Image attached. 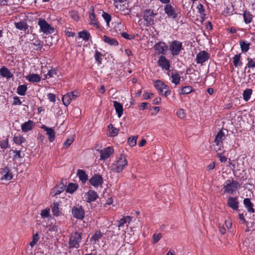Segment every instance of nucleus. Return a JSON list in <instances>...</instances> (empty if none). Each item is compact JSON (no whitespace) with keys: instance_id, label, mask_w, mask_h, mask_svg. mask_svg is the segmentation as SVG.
I'll use <instances>...</instances> for the list:
<instances>
[{"instance_id":"20e7f679","label":"nucleus","mask_w":255,"mask_h":255,"mask_svg":"<svg viewBox=\"0 0 255 255\" xmlns=\"http://www.w3.org/2000/svg\"><path fill=\"white\" fill-rule=\"evenodd\" d=\"M128 163L125 156L121 155L116 162L113 164L112 170L117 172H120L128 165Z\"/></svg>"},{"instance_id":"6e6552de","label":"nucleus","mask_w":255,"mask_h":255,"mask_svg":"<svg viewBox=\"0 0 255 255\" xmlns=\"http://www.w3.org/2000/svg\"><path fill=\"white\" fill-rule=\"evenodd\" d=\"M154 86L160 93H162L164 89L166 90L163 94L165 97H167L171 94V91L169 87L160 80L155 81Z\"/></svg>"},{"instance_id":"7c9ffc66","label":"nucleus","mask_w":255,"mask_h":255,"mask_svg":"<svg viewBox=\"0 0 255 255\" xmlns=\"http://www.w3.org/2000/svg\"><path fill=\"white\" fill-rule=\"evenodd\" d=\"M31 44L36 47L34 50L37 51L40 50L43 47L42 42L38 39H34Z\"/></svg>"},{"instance_id":"f704fd0d","label":"nucleus","mask_w":255,"mask_h":255,"mask_svg":"<svg viewBox=\"0 0 255 255\" xmlns=\"http://www.w3.org/2000/svg\"><path fill=\"white\" fill-rule=\"evenodd\" d=\"M78 34L79 37L85 41H88L91 36L90 33L85 30L79 32Z\"/></svg>"},{"instance_id":"680f3d73","label":"nucleus","mask_w":255,"mask_h":255,"mask_svg":"<svg viewBox=\"0 0 255 255\" xmlns=\"http://www.w3.org/2000/svg\"><path fill=\"white\" fill-rule=\"evenodd\" d=\"M48 99L49 100L53 103H55L56 101V96L54 94L49 93L47 95Z\"/></svg>"},{"instance_id":"603ef678","label":"nucleus","mask_w":255,"mask_h":255,"mask_svg":"<svg viewBox=\"0 0 255 255\" xmlns=\"http://www.w3.org/2000/svg\"><path fill=\"white\" fill-rule=\"evenodd\" d=\"M127 219H128L129 220H130V218L129 216H127L123 217L122 218L120 221H119V225L118 226L119 227L124 226V225L127 223Z\"/></svg>"},{"instance_id":"ddd939ff","label":"nucleus","mask_w":255,"mask_h":255,"mask_svg":"<svg viewBox=\"0 0 255 255\" xmlns=\"http://www.w3.org/2000/svg\"><path fill=\"white\" fill-rule=\"evenodd\" d=\"M209 54L205 51H200L196 56V62L198 64H203L209 59Z\"/></svg>"},{"instance_id":"dca6fc26","label":"nucleus","mask_w":255,"mask_h":255,"mask_svg":"<svg viewBox=\"0 0 255 255\" xmlns=\"http://www.w3.org/2000/svg\"><path fill=\"white\" fill-rule=\"evenodd\" d=\"M89 18L91 20L90 24L93 25L97 28H99V23L97 22L96 18V15L95 14L94 8L93 6L90 7V13H89Z\"/></svg>"},{"instance_id":"412c9836","label":"nucleus","mask_w":255,"mask_h":255,"mask_svg":"<svg viewBox=\"0 0 255 255\" xmlns=\"http://www.w3.org/2000/svg\"><path fill=\"white\" fill-rule=\"evenodd\" d=\"M42 128H43L44 131H46V133L48 135L49 141L53 142L55 137L54 130L52 128H49L45 126H43Z\"/></svg>"},{"instance_id":"6e6d98bb","label":"nucleus","mask_w":255,"mask_h":255,"mask_svg":"<svg viewBox=\"0 0 255 255\" xmlns=\"http://www.w3.org/2000/svg\"><path fill=\"white\" fill-rule=\"evenodd\" d=\"M0 147L3 149H6L8 147V140L7 138L1 142Z\"/></svg>"},{"instance_id":"c9c22d12","label":"nucleus","mask_w":255,"mask_h":255,"mask_svg":"<svg viewBox=\"0 0 255 255\" xmlns=\"http://www.w3.org/2000/svg\"><path fill=\"white\" fill-rule=\"evenodd\" d=\"M241 54H236L233 58V62L234 66L236 67L241 66L242 65V62L241 61Z\"/></svg>"},{"instance_id":"864d4df0","label":"nucleus","mask_w":255,"mask_h":255,"mask_svg":"<svg viewBox=\"0 0 255 255\" xmlns=\"http://www.w3.org/2000/svg\"><path fill=\"white\" fill-rule=\"evenodd\" d=\"M162 238V235L160 233L155 234L153 236V243L156 244Z\"/></svg>"},{"instance_id":"b1692460","label":"nucleus","mask_w":255,"mask_h":255,"mask_svg":"<svg viewBox=\"0 0 255 255\" xmlns=\"http://www.w3.org/2000/svg\"><path fill=\"white\" fill-rule=\"evenodd\" d=\"M244 204L249 212H255V209L253 208V204L251 202L249 198H245L244 200Z\"/></svg>"},{"instance_id":"bf43d9fd","label":"nucleus","mask_w":255,"mask_h":255,"mask_svg":"<svg viewBox=\"0 0 255 255\" xmlns=\"http://www.w3.org/2000/svg\"><path fill=\"white\" fill-rule=\"evenodd\" d=\"M49 209H46L41 211L40 215L42 217H48L49 215Z\"/></svg>"},{"instance_id":"72a5a7b5","label":"nucleus","mask_w":255,"mask_h":255,"mask_svg":"<svg viewBox=\"0 0 255 255\" xmlns=\"http://www.w3.org/2000/svg\"><path fill=\"white\" fill-rule=\"evenodd\" d=\"M27 87L26 85H21L18 86L16 92L20 96H24L27 91Z\"/></svg>"},{"instance_id":"473e14b6","label":"nucleus","mask_w":255,"mask_h":255,"mask_svg":"<svg viewBox=\"0 0 255 255\" xmlns=\"http://www.w3.org/2000/svg\"><path fill=\"white\" fill-rule=\"evenodd\" d=\"M171 77L172 78V82L175 85H177L180 83L181 76L178 73H172Z\"/></svg>"},{"instance_id":"2f4dec72","label":"nucleus","mask_w":255,"mask_h":255,"mask_svg":"<svg viewBox=\"0 0 255 255\" xmlns=\"http://www.w3.org/2000/svg\"><path fill=\"white\" fill-rule=\"evenodd\" d=\"M244 21L246 24L250 23L253 19V15L250 12L245 11L243 13Z\"/></svg>"},{"instance_id":"c756f323","label":"nucleus","mask_w":255,"mask_h":255,"mask_svg":"<svg viewBox=\"0 0 255 255\" xmlns=\"http://www.w3.org/2000/svg\"><path fill=\"white\" fill-rule=\"evenodd\" d=\"M241 46V50L243 53L247 52L250 46V43L248 42L247 41L241 40L239 42Z\"/></svg>"},{"instance_id":"39448f33","label":"nucleus","mask_w":255,"mask_h":255,"mask_svg":"<svg viewBox=\"0 0 255 255\" xmlns=\"http://www.w3.org/2000/svg\"><path fill=\"white\" fill-rule=\"evenodd\" d=\"M182 49V43L176 40L171 42L169 48L170 54L173 56L178 55Z\"/></svg>"},{"instance_id":"4468645a","label":"nucleus","mask_w":255,"mask_h":255,"mask_svg":"<svg viewBox=\"0 0 255 255\" xmlns=\"http://www.w3.org/2000/svg\"><path fill=\"white\" fill-rule=\"evenodd\" d=\"M164 11L165 13L170 17L176 19L177 17V14L176 13L175 9L170 4H166L164 6Z\"/></svg>"},{"instance_id":"0eeeda50","label":"nucleus","mask_w":255,"mask_h":255,"mask_svg":"<svg viewBox=\"0 0 255 255\" xmlns=\"http://www.w3.org/2000/svg\"><path fill=\"white\" fill-rule=\"evenodd\" d=\"M38 24L40 30L46 34L53 33L55 32V28L51 27L45 19H39Z\"/></svg>"},{"instance_id":"49530a36","label":"nucleus","mask_w":255,"mask_h":255,"mask_svg":"<svg viewBox=\"0 0 255 255\" xmlns=\"http://www.w3.org/2000/svg\"><path fill=\"white\" fill-rule=\"evenodd\" d=\"M126 0H114V5L117 8L121 9L122 4L124 5L123 3H126Z\"/></svg>"},{"instance_id":"393cba45","label":"nucleus","mask_w":255,"mask_h":255,"mask_svg":"<svg viewBox=\"0 0 255 255\" xmlns=\"http://www.w3.org/2000/svg\"><path fill=\"white\" fill-rule=\"evenodd\" d=\"M0 74L3 77H5L7 79L13 76V75L11 73L9 70L4 66H3L0 68Z\"/></svg>"},{"instance_id":"4be33fe9","label":"nucleus","mask_w":255,"mask_h":255,"mask_svg":"<svg viewBox=\"0 0 255 255\" xmlns=\"http://www.w3.org/2000/svg\"><path fill=\"white\" fill-rule=\"evenodd\" d=\"M113 104L118 117L121 118L123 114V107L122 105L116 101L113 102Z\"/></svg>"},{"instance_id":"5fc2aeb1","label":"nucleus","mask_w":255,"mask_h":255,"mask_svg":"<svg viewBox=\"0 0 255 255\" xmlns=\"http://www.w3.org/2000/svg\"><path fill=\"white\" fill-rule=\"evenodd\" d=\"M13 175L11 172L8 171V172L6 174H3V176L1 178V179H5L6 180H10L12 178Z\"/></svg>"},{"instance_id":"c03bdc74","label":"nucleus","mask_w":255,"mask_h":255,"mask_svg":"<svg viewBox=\"0 0 255 255\" xmlns=\"http://www.w3.org/2000/svg\"><path fill=\"white\" fill-rule=\"evenodd\" d=\"M102 56H103V54L101 52H100L98 50H96L95 54V60H96V62L98 64H101Z\"/></svg>"},{"instance_id":"69168bd1","label":"nucleus","mask_w":255,"mask_h":255,"mask_svg":"<svg viewBox=\"0 0 255 255\" xmlns=\"http://www.w3.org/2000/svg\"><path fill=\"white\" fill-rule=\"evenodd\" d=\"M121 35H122V37H123L124 38H125L126 39L130 40V39H133V36L129 35L126 32H122L121 33Z\"/></svg>"},{"instance_id":"79ce46f5","label":"nucleus","mask_w":255,"mask_h":255,"mask_svg":"<svg viewBox=\"0 0 255 255\" xmlns=\"http://www.w3.org/2000/svg\"><path fill=\"white\" fill-rule=\"evenodd\" d=\"M69 93L64 95L62 98V102L65 106H68L71 103V99Z\"/></svg>"},{"instance_id":"774afa93","label":"nucleus","mask_w":255,"mask_h":255,"mask_svg":"<svg viewBox=\"0 0 255 255\" xmlns=\"http://www.w3.org/2000/svg\"><path fill=\"white\" fill-rule=\"evenodd\" d=\"M197 8L198 9V12L200 13H202L205 11V9L204 6L201 3H199L197 6Z\"/></svg>"},{"instance_id":"a19ab883","label":"nucleus","mask_w":255,"mask_h":255,"mask_svg":"<svg viewBox=\"0 0 255 255\" xmlns=\"http://www.w3.org/2000/svg\"><path fill=\"white\" fill-rule=\"evenodd\" d=\"M108 128L110 133L111 134V136L117 135L119 133V129L115 128L112 124H110L108 126Z\"/></svg>"},{"instance_id":"a211bd4d","label":"nucleus","mask_w":255,"mask_h":255,"mask_svg":"<svg viewBox=\"0 0 255 255\" xmlns=\"http://www.w3.org/2000/svg\"><path fill=\"white\" fill-rule=\"evenodd\" d=\"M86 201L90 203L95 201L98 198V195L96 192L93 190H89L86 194Z\"/></svg>"},{"instance_id":"37998d69","label":"nucleus","mask_w":255,"mask_h":255,"mask_svg":"<svg viewBox=\"0 0 255 255\" xmlns=\"http://www.w3.org/2000/svg\"><path fill=\"white\" fill-rule=\"evenodd\" d=\"M138 138L137 135L132 136L128 138V142L131 146H134L136 144V140Z\"/></svg>"},{"instance_id":"8fccbe9b","label":"nucleus","mask_w":255,"mask_h":255,"mask_svg":"<svg viewBox=\"0 0 255 255\" xmlns=\"http://www.w3.org/2000/svg\"><path fill=\"white\" fill-rule=\"evenodd\" d=\"M248 63L247 64V66L245 67V70H246V69H247V67L252 68H254L255 67V61L250 58H248Z\"/></svg>"},{"instance_id":"ea45409f","label":"nucleus","mask_w":255,"mask_h":255,"mask_svg":"<svg viewBox=\"0 0 255 255\" xmlns=\"http://www.w3.org/2000/svg\"><path fill=\"white\" fill-rule=\"evenodd\" d=\"M193 91V88L190 86H187L182 87L181 89L180 94L186 95Z\"/></svg>"},{"instance_id":"2eb2a0df","label":"nucleus","mask_w":255,"mask_h":255,"mask_svg":"<svg viewBox=\"0 0 255 255\" xmlns=\"http://www.w3.org/2000/svg\"><path fill=\"white\" fill-rule=\"evenodd\" d=\"M239 201L238 197H229L228 199V206L234 210H238L239 208Z\"/></svg>"},{"instance_id":"a878e982","label":"nucleus","mask_w":255,"mask_h":255,"mask_svg":"<svg viewBox=\"0 0 255 255\" xmlns=\"http://www.w3.org/2000/svg\"><path fill=\"white\" fill-rule=\"evenodd\" d=\"M103 40L110 45L117 46L119 44L118 41L116 39L109 37L106 35H104Z\"/></svg>"},{"instance_id":"1a4fd4ad","label":"nucleus","mask_w":255,"mask_h":255,"mask_svg":"<svg viewBox=\"0 0 255 255\" xmlns=\"http://www.w3.org/2000/svg\"><path fill=\"white\" fill-rule=\"evenodd\" d=\"M72 214L74 218L79 220L83 219L85 216V211L83 208L79 205L73 207Z\"/></svg>"},{"instance_id":"4c0bfd02","label":"nucleus","mask_w":255,"mask_h":255,"mask_svg":"<svg viewBox=\"0 0 255 255\" xmlns=\"http://www.w3.org/2000/svg\"><path fill=\"white\" fill-rule=\"evenodd\" d=\"M13 142L18 145H20L25 142V139L21 135L14 136L13 139Z\"/></svg>"},{"instance_id":"13d9d810","label":"nucleus","mask_w":255,"mask_h":255,"mask_svg":"<svg viewBox=\"0 0 255 255\" xmlns=\"http://www.w3.org/2000/svg\"><path fill=\"white\" fill-rule=\"evenodd\" d=\"M176 114L177 116L181 119L184 118L185 116V113L184 112V111L182 109L178 110Z\"/></svg>"},{"instance_id":"bb28decb","label":"nucleus","mask_w":255,"mask_h":255,"mask_svg":"<svg viewBox=\"0 0 255 255\" xmlns=\"http://www.w3.org/2000/svg\"><path fill=\"white\" fill-rule=\"evenodd\" d=\"M66 186L64 184V181L62 180L61 183L57 187H54L53 189V191L55 192L54 196H56L60 194L64 190Z\"/></svg>"},{"instance_id":"cd10ccee","label":"nucleus","mask_w":255,"mask_h":255,"mask_svg":"<svg viewBox=\"0 0 255 255\" xmlns=\"http://www.w3.org/2000/svg\"><path fill=\"white\" fill-rule=\"evenodd\" d=\"M77 175L78 176L79 179L83 182H86L88 180V175L86 172L81 169H78L77 171Z\"/></svg>"},{"instance_id":"338daca9","label":"nucleus","mask_w":255,"mask_h":255,"mask_svg":"<svg viewBox=\"0 0 255 255\" xmlns=\"http://www.w3.org/2000/svg\"><path fill=\"white\" fill-rule=\"evenodd\" d=\"M219 232L221 233V234H222V235L225 234L226 230L223 225H222L221 224H219Z\"/></svg>"},{"instance_id":"052dcab7","label":"nucleus","mask_w":255,"mask_h":255,"mask_svg":"<svg viewBox=\"0 0 255 255\" xmlns=\"http://www.w3.org/2000/svg\"><path fill=\"white\" fill-rule=\"evenodd\" d=\"M22 104V102L17 96L13 97V105H20Z\"/></svg>"},{"instance_id":"c85d7f7f","label":"nucleus","mask_w":255,"mask_h":255,"mask_svg":"<svg viewBox=\"0 0 255 255\" xmlns=\"http://www.w3.org/2000/svg\"><path fill=\"white\" fill-rule=\"evenodd\" d=\"M15 27L20 30H26L28 28L27 23L24 21L14 22Z\"/></svg>"},{"instance_id":"09e8293b","label":"nucleus","mask_w":255,"mask_h":255,"mask_svg":"<svg viewBox=\"0 0 255 255\" xmlns=\"http://www.w3.org/2000/svg\"><path fill=\"white\" fill-rule=\"evenodd\" d=\"M102 237V233L100 231L96 232L91 238V241H98Z\"/></svg>"},{"instance_id":"0e129e2a","label":"nucleus","mask_w":255,"mask_h":255,"mask_svg":"<svg viewBox=\"0 0 255 255\" xmlns=\"http://www.w3.org/2000/svg\"><path fill=\"white\" fill-rule=\"evenodd\" d=\"M69 94H70V96L71 97V100H74L76 98H77L79 96V93L77 92L74 91V92H71L70 93H68Z\"/></svg>"},{"instance_id":"f257e3e1","label":"nucleus","mask_w":255,"mask_h":255,"mask_svg":"<svg viewBox=\"0 0 255 255\" xmlns=\"http://www.w3.org/2000/svg\"><path fill=\"white\" fill-rule=\"evenodd\" d=\"M226 138V134L223 129L220 130L215 136L214 143L213 145V149L217 152L223 148V141Z\"/></svg>"},{"instance_id":"e2e57ef3","label":"nucleus","mask_w":255,"mask_h":255,"mask_svg":"<svg viewBox=\"0 0 255 255\" xmlns=\"http://www.w3.org/2000/svg\"><path fill=\"white\" fill-rule=\"evenodd\" d=\"M217 157L219 158V160L221 162H225L227 160V158L225 156L223 155L220 153H218L217 154Z\"/></svg>"},{"instance_id":"3c124183","label":"nucleus","mask_w":255,"mask_h":255,"mask_svg":"<svg viewBox=\"0 0 255 255\" xmlns=\"http://www.w3.org/2000/svg\"><path fill=\"white\" fill-rule=\"evenodd\" d=\"M57 75V70L55 69L52 68L48 71V72L46 75V77L47 78L48 76V78L53 77L55 75Z\"/></svg>"},{"instance_id":"f8f14e48","label":"nucleus","mask_w":255,"mask_h":255,"mask_svg":"<svg viewBox=\"0 0 255 255\" xmlns=\"http://www.w3.org/2000/svg\"><path fill=\"white\" fill-rule=\"evenodd\" d=\"M157 63L163 70H169L170 69V65L169 61L163 55L159 57Z\"/></svg>"},{"instance_id":"5701e85b","label":"nucleus","mask_w":255,"mask_h":255,"mask_svg":"<svg viewBox=\"0 0 255 255\" xmlns=\"http://www.w3.org/2000/svg\"><path fill=\"white\" fill-rule=\"evenodd\" d=\"M26 79L32 83L38 82L41 81V77L36 74H30L26 76Z\"/></svg>"},{"instance_id":"f03ea898","label":"nucleus","mask_w":255,"mask_h":255,"mask_svg":"<svg viewBox=\"0 0 255 255\" xmlns=\"http://www.w3.org/2000/svg\"><path fill=\"white\" fill-rule=\"evenodd\" d=\"M82 240V234L77 232L72 233L68 243L70 249L78 248Z\"/></svg>"},{"instance_id":"423d86ee","label":"nucleus","mask_w":255,"mask_h":255,"mask_svg":"<svg viewBox=\"0 0 255 255\" xmlns=\"http://www.w3.org/2000/svg\"><path fill=\"white\" fill-rule=\"evenodd\" d=\"M143 18L147 26L152 25L154 23L155 16L157 13H154L153 10L150 9H146L143 10Z\"/></svg>"},{"instance_id":"9b49d317","label":"nucleus","mask_w":255,"mask_h":255,"mask_svg":"<svg viewBox=\"0 0 255 255\" xmlns=\"http://www.w3.org/2000/svg\"><path fill=\"white\" fill-rule=\"evenodd\" d=\"M154 48L158 54H165L168 49V46L164 42H159L155 44Z\"/></svg>"},{"instance_id":"a18cd8bd","label":"nucleus","mask_w":255,"mask_h":255,"mask_svg":"<svg viewBox=\"0 0 255 255\" xmlns=\"http://www.w3.org/2000/svg\"><path fill=\"white\" fill-rule=\"evenodd\" d=\"M39 235L37 233L34 234L32 237V241L29 243V245L31 248H33L38 242L39 240Z\"/></svg>"},{"instance_id":"6ab92c4d","label":"nucleus","mask_w":255,"mask_h":255,"mask_svg":"<svg viewBox=\"0 0 255 255\" xmlns=\"http://www.w3.org/2000/svg\"><path fill=\"white\" fill-rule=\"evenodd\" d=\"M34 126V122L29 120L27 122L21 125V128L22 131L23 132H27L32 129Z\"/></svg>"},{"instance_id":"58836bf2","label":"nucleus","mask_w":255,"mask_h":255,"mask_svg":"<svg viewBox=\"0 0 255 255\" xmlns=\"http://www.w3.org/2000/svg\"><path fill=\"white\" fill-rule=\"evenodd\" d=\"M78 188V185L76 184L70 183L67 186L66 191L68 193H73Z\"/></svg>"},{"instance_id":"de8ad7c7","label":"nucleus","mask_w":255,"mask_h":255,"mask_svg":"<svg viewBox=\"0 0 255 255\" xmlns=\"http://www.w3.org/2000/svg\"><path fill=\"white\" fill-rule=\"evenodd\" d=\"M102 17L106 21L107 24L109 25L111 20V16L109 13L105 11H103Z\"/></svg>"},{"instance_id":"9d476101","label":"nucleus","mask_w":255,"mask_h":255,"mask_svg":"<svg viewBox=\"0 0 255 255\" xmlns=\"http://www.w3.org/2000/svg\"><path fill=\"white\" fill-rule=\"evenodd\" d=\"M89 181L90 184L95 187L101 186L103 184V177L99 174L94 175L89 179Z\"/></svg>"},{"instance_id":"4d7b16f0","label":"nucleus","mask_w":255,"mask_h":255,"mask_svg":"<svg viewBox=\"0 0 255 255\" xmlns=\"http://www.w3.org/2000/svg\"><path fill=\"white\" fill-rule=\"evenodd\" d=\"M73 141L74 139L73 138L67 139V140L64 143V147L67 148L69 147Z\"/></svg>"},{"instance_id":"7ed1b4c3","label":"nucleus","mask_w":255,"mask_h":255,"mask_svg":"<svg viewBox=\"0 0 255 255\" xmlns=\"http://www.w3.org/2000/svg\"><path fill=\"white\" fill-rule=\"evenodd\" d=\"M240 184L237 181L232 180H227L225 182L223 188L225 193L233 194L236 192L238 188L240 187Z\"/></svg>"},{"instance_id":"f3484780","label":"nucleus","mask_w":255,"mask_h":255,"mask_svg":"<svg viewBox=\"0 0 255 255\" xmlns=\"http://www.w3.org/2000/svg\"><path fill=\"white\" fill-rule=\"evenodd\" d=\"M114 152V149L112 147H108L100 152L101 159L105 160Z\"/></svg>"},{"instance_id":"aec40b11","label":"nucleus","mask_w":255,"mask_h":255,"mask_svg":"<svg viewBox=\"0 0 255 255\" xmlns=\"http://www.w3.org/2000/svg\"><path fill=\"white\" fill-rule=\"evenodd\" d=\"M59 204L58 202H54L51 206L52 212L54 216H59L62 215V209L59 207Z\"/></svg>"},{"instance_id":"e433bc0d","label":"nucleus","mask_w":255,"mask_h":255,"mask_svg":"<svg viewBox=\"0 0 255 255\" xmlns=\"http://www.w3.org/2000/svg\"><path fill=\"white\" fill-rule=\"evenodd\" d=\"M253 91L251 89H246L243 94V99L245 101H248L250 99Z\"/></svg>"}]
</instances>
